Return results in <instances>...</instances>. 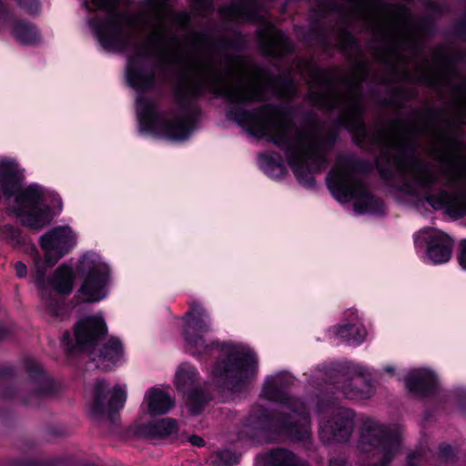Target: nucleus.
<instances>
[{
	"instance_id": "nucleus-21",
	"label": "nucleus",
	"mask_w": 466,
	"mask_h": 466,
	"mask_svg": "<svg viewBox=\"0 0 466 466\" xmlns=\"http://www.w3.org/2000/svg\"><path fill=\"white\" fill-rule=\"evenodd\" d=\"M257 465L263 466H309L292 451L277 448L259 454L256 459Z\"/></svg>"
},
{
	"instance_id": "nucleus-4",
	"label": "nucleus",
	"mask_w": 466,
	"mask_h": 466,
	"mask_svg": "<svg viewBox=\"0 0 466 466\" xmlns=\"http://www.w3.org/2000/svg\"><path fill=\"white\" fill-rule=\"evenodd\" d=\"M31 274L37 287L41 308L44 312L56 319H63L68 315V307L64 296L71 294L76 282V274L80 285L74 299L77 303H99L107 299L113 285V267L100 252L94 249L82 251L75 268L69 263H62L49 275L47 265L41 261H30Z\"/></svg>"
},
{
	"instance_id": "nucleus-24",
	"label": "nucleus",
	"mask_w": 466,
	"mask_h": 466,
	"mask_svg": "<svg viewBox=\"0 0 466 466\" xmlns=\"http://www.w3.org/2000/svg\"><path fill=\"white\" fill-rule=\"evenodd\" d=\"M25 369L37 386V394L45 393L50 387V380L44 372L42 366L35 360H28Z\"/></svg>"
},
{
	"instance_id": "nucleus-33",
	"label": "nucleus",
	"mask_w": 466,
	"mask_h": 466,
	"mask_svg": "<svg viewBox=\"0 0 466 466\" xmlns=\"http://www.w3.org/2000/svg\"><path fill=\"white\" fill-rule=\"evenodd\" d=\"M188 441L193 446L197 447H201L205 443L204 440L201 437L196 435L189 437Z\"/></svg>"
},
{
	"instance_id": "nucleus-11",
	"label": "nucleus",
	"mask_w": 466,
	"mask_h": 466,
	"mask_svg": "<svg viewBox=\"0 0 466 466\" xmlns=\"http://www.w3.org/2000/svg\"><path fill=\"white\" fill-rule=\"evenodd\" d=\"M315 409L329 413L319 420V433L322 441L331 443L350 439L355 427V414L350 409L336 406L335 401L326 396L318 398Z\"/></svg>"
},
{
	"instance_id": "nucleus-34",
	"label": "nucleus",
	"mask_w": 466,
	"mask_h": 466,
	"mask_svg": "<svg viewBox=\"0 0 466 466\" xmlns=\"http://www.w3.org/2000/svg\"><path fill=\"white\" fill-rule=\"evenodd\" d=\"M329 466H345V461L341 458H333L329 461Z\"/></svg>"
},
{
	"instance_id": "nucleus-1",
	"label": "nucleus",
	"mask_w": 466,
	"mask_h": 466,
	"mask_svg": "<svg viewBox=\"0 0 466 466\" xmlns=\"http://www.w3.org/2000/svg\"><path fill=\"white\" fill-rule=\"evenodd\" d=\"M172 12L167 0H146L135 14L107 11L93 15L87 25L106 51L127 54L126 79L137 92L157 91L167 82L170 65L192 64V75L177 88V106L161 110L155 98L140 94L136 98L137 125H198L200 110L197 97L205 92L223 96L230 104L228 117L237 125H293L279 106L266 105L249 109L250 103L267 97L290 95L241 68L218 66L213 53L206 50L187 56L167 22Z\"/></svg>"
},
{
	"instance_id": "nucleus-25",
	"label": "nucleus",
	"mask_w": 466,
	"mask_h": 466,
	"mask_svg": "<svg viewBox=\"0 0 466 466\" xmlns=\"http://www.w3.org/2000/svg\"><path fill=\"white\" fill-rule=\"evenodd\" d=\"M458 410L466 415V386H459L452 390L449 396Z\"/></svg>"
},
{
	"instance_id": "nucleus-26",
	"label": "nucleus",
	"mask_w": 466,
	"mask_h": 466,
	"mask_svg": "<svg viewBox=\"0 0 466 466\" xmlns=\"http://www.w3.org/2000/svg\"><path fill=\"white\" fill-rule=\"evenodd\" d=\"M237 456L232 451L225 450L218 451L216 454V458L213 462L218 466H232L237 463Z\"/></svg>"
},
{
	"instance_id": "nucleus-20",
	"label": "nucleus",
	"mask_w": 466,
	"mask_h": 466,
	"mask_svg": "<svg viewBox=\"0 0 466 466\" xmlns=\"http://www.w3.org/2000/svg\"><path fill=\"white\" fill-rule=\"evenodd\" d=\"M5 27L24 44H34L40 39L38 29L34 25L15 21L4 7L0 6V28Z\"/></svg>"
},
{
	"instance_id": "nucleus-23",
	"label": "nucleus",
	"mask_w": 466,
	"mask_h": 466,
	"mask_svg": "<svg viewBox=\"0 0 466 466\" xmlns=\"http://www.w3.org/2000/svg\"><path fill=\"white\" fill-rule=\"evenodd\" d=\"M259 167L268 177L279 179L286 174L285 166L279 161L274 154L262 155L259 157Z\"/></svg>"
},
{
	"instance_id": "nucleus-17",
	"label": "nucleus",
	"mask_w": 466,
	"mask_h": 466,
	"mask_svg": "<svg viewBox=\"0 0 466 466\" xmlns=\"http://www.w3.org/2000/svg\"><path fill=\"white\" fill-rule=\"evenodd\" d=\"M328 332L329 337L353 345L361 344L368 337L363 316L355 308L346 309L342 314L341 322L331 326Z\"/></svg>"
},
{
	"instance_id": "nucleus-6",
	"label": "nucleus",
	"mask_w": 466,
	"mask_h": 466,
	"mask_svg": "<svg viewBox=\"0 0 466 466\" xmlns=\"http://www.w3.org/2000/svg\"><path fill=\"white\" fill-rule=\"evenodd\" d=\"M25 179V169L15 157L0 156V204L4 199L9 217L38 232L62 213L63 199L56 190Z\"/></svg>"
},
{
	"instance_id": "nucleus-2",
	"label": "nucleus",
	"mask_w": 466,
	"mask_h": 466,
	"mask_svg": "<svg viewBox=\"0 0 466 466\" xmlns=\"http://www.w3.org/2000/svg\"><path fill=\"white\" fill-rule=\"evenodd\" d=\"M311 82L310 101L321 108L337 110L339 123L353 133L358 144L370 142L401 155L394 159V165L409 180L394 191L399 201L417 206L424 200L451 217L466 215V159L459 155L450 137H436L431 154L437 164H422L406 156V148L412 137L426 128L414 126L395 134L384 128L371 132L363 121L359 83L350 81L337 86L333 76L322 69L311 72Z\"/></svg>"
},
{
	"instance_id": "nucleus-5",
	"label": "nucleus",
	"mask_w": 466,
	"mask_h": 466,
	"mask_svg": "<svg viewBox=\"0 0 466 466\" xmlns=\"http://www.w3.org/2000/svg\"><path fill=\"white\" fill-rule=\"evenodd\" d=\"M295 378L287 370L266 377L260 398L279 404V413L272 415L259 403L254 404L242 422L239 440L251 443L280 441L286 437L306 441L310 436L309 407L289 393Z\"/></svg>"
},
{
	"instance_id": "nucleus-13",
	"label": "nucleus",
	"mask_w": 466,
	"mask_h": 466,
	"mask_svg": "<svg viewBox=\"0 0 466 466\" xmlns=\"http://www.w3.org/2000/svg\"><path fill=\"white\" fill-rule=\"evenodd\" d=\"M413 239L417 253L425 262L441 265L451 259L453 241L443 231L424 228L414 234Z\"/></svg>"
},
{
	"instance_id": "nucleus-32",
	"label": "nucleus",
	"mask_w": 466,
	"mask_h": 466,
	"mask_svg": "<svg viewBox=\"0 0 466 466\" xmlns=\"http://www.w3.org/2000/svg\"><path fill=\"white\" fill-rule=\"evenodd\" d=\"M15 269L16 275L19 278H25L27 276V272H28L27 266L22 261L15 262Z\"/></svg>"
},
{
	"instance_id": "nucleus-38",
	"label": "nucleus",
	"mask_w": 466,
	"mask_h": 466,
	"mask_svg": "<svg viewBox=\"0 0 466 466\" xmlns=\"http://www.w3.org/2000/svg\"><path fill=\"white\" fill-rule=\"evenodd\" d=\"M272 34L273 35H279L280 38L282 39V35L279 33V32H276L275 30L272 31Z\"/></svg>"
},
{
	"instance_id": "nucleus-35",
	"label": "nucleus",
	"mask_w": 466,
	"mask_h": 466,
	"mask_svg": "<svg viewBox=\"0 0 466 466\" xmlns=\"http://www.w3.org/2000/svg\"><path fill=\"white\" fill-rule=\"evenodd\" d=\"M451 450L450 446H445L441 448V451L444 456H448V452Z\"/></svg>"
},
{
	"instance_id": "nucleus-37",
	"label": "nucleus",
	"mask_w": 466,
	"mask_h": 466,
	"mask_svg": "<svg viewBox=\"0 0 466 466\" xmlns=\"http://www.w3.org/2000/svg\"><path fill=\"white\" fill-rule=\"evenodd\" d=\"M5 335V331L0 329V339L3 338Z\"/></svg>"
},
{
	"instance_id": "nucleus-9",
	"label": "nucleus",
	"mask_w": 466,
	"mask_h": 466,
	"mask_svg": "<svg viewBox=\"0 0 466 466\" xmlns=\"http://www.w3.org/2000/svg\"><path fill=\"white\" fill-rule=\"evenodd\" d=\"M402 430L400 426L387 427L375 419H366L361 425L358 449L371 453L375 466H386L400 447Z\"/></svg>"
},
{
	"instance_id": "nucleus-19",
	"label": "nucleus",
	"mask_w": 466,
	"mask_h": 466,
	"mask_svg": "<svg viewBox=\"0 0 466 466\" xmlns=\"http://www.w3.org/2000/svg\"><path fill=\"white\" fill-rule=\"evenodd\" d=\"M175 406V399L171 394L158 386L149 387L144 393L141 403L143 416L150 418L168 413Z\"/></svg>"
},
{
	"instance_id": "nucleus-16",
	"label": "nucleus",
	"mask_w": 466,
	"mask_h": 466,
	"mask_svg": "<svg viewBox=\"0 0 466 466\" xmlns=\"http://www.w3.org/2000/svg\"><path fill=\"white\" fill-rule=\"evenodd\" d=\"M402 381L407 391L416 398H427L434 395L440 388L438 373L429 366L405 370Z\"/></svg>"
},
{
	"instance_id": "nucleus-27",
	"label": "nucleus",
	"mask_w": 466,
	"mask_h": 466,
	"mask_svg": "<svg viewBox=\"0 0 466 466\" xmlns=\"http://www.w3.org/2000/svg\"><path fill=\"white\" fill-rule=\"evenodd\" d=\"M403 373H404V370L402 372H400L398 369V366L394 363L385 364L378 371V374L380 376L387 375L390 377H394L398 380H401V381H402V378H403Z\"/></svg>"
},
{
	"instance_id": "nucleus-29",
	"label": "nucleus",
	"mask_w": 466,
	"mask_h": 466,
	"mask_svg": "<svg viewBox=\"0 0 466 466\" xmlns=\"http://www.w3.org/2000/svg\"><path fill=\"white\" fill-rule=\"evenodd\" d=\"M458 262L460 267L466 271V239H463L460 243Z\"/></svg>"
},
{
	"instance_id": "nucleus-31",
	"label": "nucleus",
	"mask_w": 466,
	"mask_h": 466,
	"mask_svg": "<svg viewBox=\"0 0 466 466\" xmlns=\"http://www.w3.org/2000/svg\"><path fill=\"white\" fill-rule=\"evenodd\" d=\"M118 0H91L95 7L98 9H111Z\"/></svg>"
},
{
	"instance_id": "nucleus-22",
	"label": "nucleus",
	"mask_w": 466,
	"mask_h": 466,
	"mask_svg": "<svg viewBox=\"0 0 466 466\" xmlns=\"http://www.w3.org/2000/svg\"><path fill=\"white\" fill-rule=\"evenodd\" d=\"M0 239L14 248H23L25 254L29 246H35L22 228L10 223L0 225Z\"/></svg>"
},
{
	"instance_id": "nucleus-10",
	"label": "nucleus",
	"mask_w": 466,
	"mask_h": 466,
	"mask_svg": "<svg viewBox=\"0 0 466 466\" xmlns=\"http://www.w3.org/2000/svg\"><path fill=\"white\" fill-rule=\"evenodd\" d=\"M79 243V232L69 223L53 226L38 238L39 248L29 246L26 255L30 261H41L47 265H56L70 254Z\"/></svg>"
},
{
	"instance_id": "nucleus-36",
	"label": "nucleus",
	"mask_w": 466,
	"mask_h": 466,
	"mask_svg": "<svg viewBox=\"0 0 466 466\" xmlns=\"http://www.w3.org/2000/svg\"><path fill=\"white\" fill-rule=\"evenodd\" d=\"M414 460H415V456L414 455L410 456V458H409V465L410 466L412 465Z\"/></svg>"
},
{
	"instance_id": "nucleus-8",
	"label": "nucleus",
	"mask_w": 466,
	"mask_h": 466,
	"mask_svg": "<svg viewBox=\"0 0 466 466\" xmlns=\"http://www.w3.org/2000/svg\"><path fill=\"white\" fill-rule=\"evenodd\" d=\"M328 187L340 203H350L358 214H381L380 199L368 188L358 164L350 155H339L327 176Z\"/></svg>"
},
{
	"instance_id": "nucleus-14",
	"label": "nucleus",
	"mask_w": 466,
	"mask_h": 466,
	"mask_svg": "<svg viewBox=\"0 0 466 466\" xmlns=\"http://www.w3.org/2000/svg\"><path fill=\"white\" fill-rule=\"evenodd\" d=\"M198 382L199 373L196 367L185 362L177 368L174 384L187 397V408L193 415L199 414L209 400V396L198 387Z\"/></svg>"
},
{
	"instance_id": "nucleus-28",
	"label": "nucleus",
	"mask_w": 466,
	"mask_h": 466,
	"mask_svg": "<svg viewBox=\"0 0 466 466\" xmlns=\"http://www.w3.org/2000/svg\"><path fill=\"white\" fill-rule=\"evenodd\" d=\"M21 9L30 15H35L40 11L39 0H17Z\"/></svg>"
},
{
	"instance_id": "nucleus-3",
	"label": "nucleus",
	"mask_w": 466,
	"mask_h": 466,
	"mask_svg": "<svg viewBox=\"0 0 466 466\" xmlns=\"http://www.w3.org/2000/svg\"><path fill=\"white\" fill-rule=\"evenodd\" d=\"M178 320L185 350L190 355L200 357L215 349L218 350L208 373L213 385L230 392H239L249 386L259 365L258 356L249 345L235 340L219 342L209 336L215 328L214 321L200 302H192Z\"/></svg>"
},
{
	"instance_id": "nucleus-7",
	"label": "nucleus",
	"mask_w": 466,
	"mask_h": 466,
	"mask_svg": "<svg viewBox=\"0 0 466 466\" xmlns=\"http://www.w3.org/2000/svg\"><path fill=\"white\" fill-rule=\"evenodd\" d=\"M107 326L103 312L80 317L74 328V339L69 333L63 337V344L69 352H86L102 369H109L124 358V346L117 338H110L102 347L99 341L106 334Z\"/></svg>"
},
{
	"instance_id": "nucleus-30",
	"label": "nucleus",
	"mask_w": 466,
	"mask_h": 466,
	"mask_svg": "<svg viewBox=\"0 0 466 466\" xmlns=\"http://www.w3.org/2000/svg\"><path fill=\"white\" fill-rule=\"evenodd\" d=\"M245 7L242 5H232L230 6V15L238 19H250L244 12Z\"/></svg>"
},
{
	"instance_id": "nucleus-18",
	"label": "nucleus",
	"mask_w": 466,
	"mask_h": 466,
	"mask_svg": "<svg viewBox=\"0 0 466 466\" xmlns=\"http://www.w3.org/2000/svg\"><path fill=\"white\" fill-rule=\"evenodd\" d=\"M148 417H138L130 426V431L137 437L156 439L169 436L177 430L172 419L149 420Z\"/></svg>"
},
{
	"instance_id": "nucleus-12",
	"label": "nucleus",
	"mask_w": 466,
	"mask_h": 466,
	"mask_svg": "<svg viewBox=\"0 0 466 466\" xmlns=\"http://www.w3.org/2000/svg\"><path fill=\"white\" fill-rule=\"evenodd\" d=\"M127 397V386L116 383L109 387L106 381L97 380L92 390L89 411L95 418L115 420L116 412L123 409Z\"/></svg>"
},
{
	"instance_id": "nucleus-15",
	"label": "nucleus",
	"mask_w": 466,
	"mask_h": 466,
	"mask_svg": "<svg viewBox=\"0 0 466 466\" xmlns=\"http://www.w3.org/2000/svg\"><path fill=\"white\" fill-rule=\"evenodd\" d=\"M341 371L347 378L339 382L341 385L338 388L346 398L365 400L372 396L373 387L366 381L367 378L372 374L368 366L347 361L342 364Z\"/></svg>"
}]
</instances>
